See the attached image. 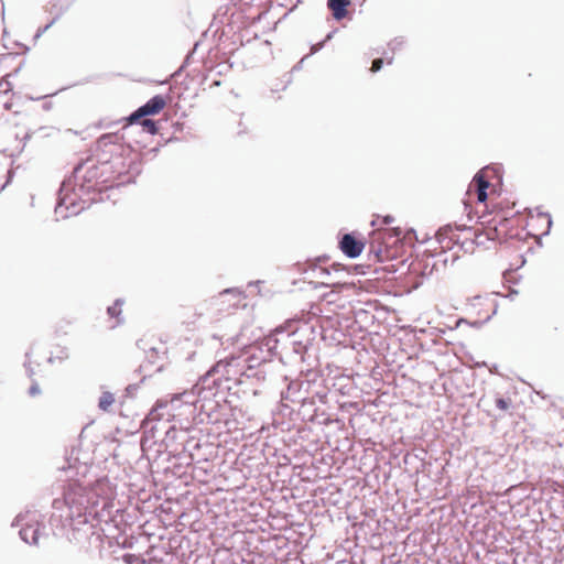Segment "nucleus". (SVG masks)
Wrapping results in <instances>:
<instances>
[{
  "label": "nucleus",
  "mask_w": 564,
  "mask_h": 564,
  "mask_svg": "<svg viewBox=\"0 0 564 564\" xmlns=\"http://www.w3.org/2000/svg\"><path fill=\"white\" fill-rule=\"evenodd\" d=\"M94 153L98 163L102 166L109 165L116 177L129 172L132 151L120 142L117 135H101L96 142Z\"/></svg>",
  "instance_id": "f257e3e1"
},
{
  "label": "nucleus",
  "mask_w": 564,
  "mask_h": 564,
  "mask_svg": "<svg viewBox=\"0 0 564 564\" xmlns=\"http://www.w3.org/2000/svg\"><path fill=\"white\" fill-rule=\"evenodd\" d=\"M30 79L31 73L22 56L12 53L0 55V87H4L6 93L23 88Z\"/></svg>",
  "instance_id": "f03ea898"
},
{
  "label": "nucleus",
  "mask_w": 564,
  "mask_h": 564,
  "mask_svg": "<svg viewBox=\"0 0 564 564\" xmlns=\"http://www.w3.org/2000/svg\"><path fill=\"white\" fill-rule=\"evenodd\" d=\"M490 172L488 167L480 170L468 185L463 203L469 218H471L473 204L475 202L485 203L488 198V189L492 187L489 182Z\"/></svg>",
  "instance_id": "7ed1b4c3"
},
{
  "label": "nucleus",
  "mask_w": 564,
  "mask_h": 564,
  "mask_svg": "<svg viewBox=\"0 0 564 564\" xmlns=\"http://www.w3.org/2000/svg\"><path fill=\"white\" fill-rule=\"evenodd\" d=\"M468 312L476 317L478 322H486L496 313L497 305L495 300L489 295H476L469 299Z\"/></svg>",
  "instance_id": "20e7f679"
},
{
  "label": "nucleus",
  "mask_w": 564,
  "mask_h": 564,
  "mask_svg": "<svg viewBox=\"0 0 564 564\" xmlns=\"http://www.w3.org/2000/svg\"><path fill=\"white\" fill-rule=\"evenodd\" d=\"M484 220L480 223L482 225V230L486 237L490 240H502L507 237L509 220L502 217L500 214L495 215L490 219H486V216H482Z\"/></svg>",
  "instance_id": "39448f33"
},
{
  "label": "nucleus",
  "mask_w": 564,
  "mask_h": 564,
  "mask_svg": "<svg viewBox=\"0 0 564 564\" xmlns=\"http://www.w3.org/2000/svg\"><path fill=\"white\" fill-rule=\"evenodd\" d=\"M166 98L161 95H156L148 100L143 106L138 108L134 112H132L129 116L128 121L129 123L133 124L147 116H155L160 113L166 107Z\"/></svg>",
  "instance_id": "423d86ee"
},
{
  "label": "nucleus",
  "mask_w": 564,
  "mask_h": 564,
  "mask_svg": "<svg viewBox=\"0 0 564 564\" xmlns=\"http://www.w3.org/2000/svg\"><path fill=\"white\" fill-rule=\"evenodd\" d=\"M339 249L349 258H357L365 249V241L352 234H345L339 241Z\"/></svg>",
  "instance_id": "0eeeda50"
},
{
  "label": "nucleus",
  "mask_w": 564,
  "mask_h": 564,
  "mask_svg": "<svg viewBox=\"0 0 564 564\" xmlns=\"http://www.w3.org/2000/svg\"><path fill=\"white\" fill-rule=\"evenodd\" d=\"M552 220L549 214L538 213L531 215L528 219L527 226L536 231V235H546L550 231Z\"/></svg>",
  "instance_id": "6e6552de"
},
{
  "label": "nucleus",
  "mask_w": 564,
  "mask_h": 564,
  "mask_svg": "<svg viewBox=\"0 0 564 564\" xmlns=\"http://www.w3.org/2000/svg\"><path fill=\"white\" fill-rule=\"evenodd\" d=\"M349 4L350 0H328V8L336 20H341L346 17Z\"/></svg>",
  "instance_id": "1a4fd4ad"
},
{
  "label": "nucleus",
  "mask_w": 564,
  "mask_h": 564,
  "mask_svg": "<svg viewBox=\"0 0 564 564\" xmlns=\"http://www.w3.org/2000/svg\"><path fill=\"white\" fill-rule=\"evenodd\" d=\"M39 524H28L20 530V535L23 541L29 544H37L39 543Z\"/></svg>",
  "instance_id": "9d476101"
},
{
  "label": "nucleus",
  "mask_w": 564,
  "mask_h": 564,
  "mask_svg": "<svg viewBox=\"0 0 564 564\" xmlns=\"http://www.w3.org/2000/svg\"><path fill=\"white\" fill-rule=\"evenodd\" d=\"M12 97L13 95L6 93V88L2 87V91H0V116H3L7 111L12 109Z\"/></svg>",
  "instance_id": "9b49d317"
},
{
  "label": "nucleus",
  "mask_w": 564,
  "mask_h": 564,
  "mask_svg": "<svg viewBox=\"0 0 564 564\" xmlns=\"http://www.w3.org/2000/svg\"><path fill=\"white\" fill-rule=\"evenodd\" d=\"M115 402H116V398H115L113 393H111L109 391H105V392H102V394L99 398L98 406L104 412H107L110 410V408L113 405Z\"/></svg>",
  "instance_id": "f8f14e48"
},
{
  "label": "nucleus",
  "mask_w": 564,
  "mask_h": 564,
  "mask_svg": "<svg viewBox=\"0 0 564 564\" xmlns=\"http://www.w3.org/2000/svg\"><path fill=\"white\" fill-rule=\"evenodd\" d=\"M122 301L120 300H117L111 306L108 307L107 312L109 314L110 317L115 318L116 322L113 324L117 325L121 322L120 319V315L122 313Z\"/></svg>",
  "instance_id": "ddd939ff"
},
{
  "label": "nucleus",
  "mask_w": 564,
  "mask_h": 564,
  "mask_svg": "<svg viewBox=\"0 0 564 564\" xmlns=\"http://www.w3.org/2000/svg\"><path fill=\"white\" fill-rule=\"evenodd\" d=\"M138 123L143 128L144 131H147L151 134L158 133L159 129H158L155 121L144 117V118L140 119Z\"/></svg>",
  "instance_id": "4468645a"
},
{
  "label": "nucleus",
  "mask_w": 564,
  "mask_h": 564,
  "mask_svg": "<svg viewBox=\"0 0 564 564\" xmlns=\"http://www.w3.org/2000/svg\"><path fill=\"white\" fill-rule=\"evenodd\" d=\"M495 403L499 410L507 411L511 406V399L510 398L505 399L502 397H498V398H496Z\"/></svg>",
  "instance_id": "2eb2a0df"
},
{
  "label": "nucleus",
  "mask_w": 564,
  "mask_h": 564,
  "mask_svg": "<svg viewBox=\"0 0 564 564\" xmlns=\"http://www.w3.org/2000/svg\"><path fill=\"white\" fill-rule=\"evenodd\" d=\"M370 252L375 254L378 261H383L388 256H382L380 249H376L373 242L370 245Z\"/></svg>",
  "instance_id": "dca6fc26"
},
{
  "label": "nucleus",
  "mask_w": 564,
  "mask_h": 564,
  "mask_svg": "<svg viewBox=\"0 0 564 564\" xmlns=\"http://www.w3.org/2000/svg\"><path fill=\"white\" fill-rule=\"evenodd\" d=\"M382 65H383V59L382 58H376L372 62L370 70L372 73H377V72H379L381 69Z\"/></svg>",
  "instance_id": "f3484780"
},
{
  "label": "nucleus",
  "mask_w": 564,
  "mask_h": 564,
  "mask_svg": "<svg viewBox=\"0 0 564 564\" xmlns=\"http://www.w3.org/2000/svg\"><path fill=\"white\" fill-rule=\"evenodd\" d=\"M8 173L9 171L2 170V173H0V192L6 187L8 183Z\"/></svg>",
  "instance_id": "a211bd4d"
},
{
  "label": "nucleus",
  "mask_w": 564,
  "mask_h": 564,
  "mask_svg": "<svg viewBox=\"0 0 564 564\" xmlns=\"http://www.w3.org/2000/svg\"><path fill=\"white\" fill-rule=\"evenodd\" d=\"M29 393H30L31 395H33V397H34V395H36V394H39V393H40V389H39L37 384H33V386L30 388Z\"/></svg>",
  "instance_id": "6ab92c4d"
},
{
  "label": "nucleus",
  "mask_w": 564,
  "mask_h": 564,
  "mask_svg": "<svg viewBox=\"0 0 564 564\" xmlns=\"http://www.w3.org/2000/svg\"><path fill=\"white\" fill-rule=\"evenodd\" d=\"M392 62H393V57L387 58V64L390 65V64H392Z\"/></svg>",
  "instance_id": "aec40b11"
}]
</instances>
